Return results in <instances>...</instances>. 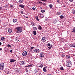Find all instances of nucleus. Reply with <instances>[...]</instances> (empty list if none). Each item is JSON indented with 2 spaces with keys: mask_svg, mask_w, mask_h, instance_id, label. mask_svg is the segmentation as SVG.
<instances>
[{
  "mask_svg": "<svg viewBox=\"0 0 75 75\" xmlns=\"http://www.w3.org/2000/svg\"><path fill=\"white\" fill-rule=\"evenodd\" d=\"M38 29L40 30H42V27L40 25H38Z\"/></svg>",
  "mask_w": 75,
  "mask_h": 75,
  "instance_id": "ddd939ff",
  "label": "nucleus"
},
{
  "mask_svg": "<svg viewBox=\"0 0 75 75\" xmlns=\"http://www.w3.org/2000/svg\"><path fill=\"white\" fill-rule=\"evenodd\" d=\"M42 1H47V0H41Z\"/></svg>",
  "mask_w": 75,
  "mask_h": 75,
  "instance_id": "f704fd0d",
  "label": "nucleus"
},
{
  "mask_svg": "<svg viewBox=\"0 0 75 75\" xmlns=\"http://www.w3.org/2000/svg\"><path fill=\"white\" fill-rule=\"evenodd\" d=\"M48 48L49 49H51V47H48Z\"/></svg>",
  "mask_w": 75,
  "mask_h": 75,
  "instance_id": "a18cd8bd",
  "label": "nucleus"
},
{
  "mask_svg": "<svg viewBox=\"0 0 75 75\" xmlns=\"http://www.w3.org/2000/svg\"><path fill=\"white\" fill-rule=\"evenodd\" d=\"M8 31L9 33H11V32L12 31V30H11V29H8Z\"/></svg>",
  "mask_w": 75,
  "mask_h": 75,
  "instance_id": "aec40b11",
  "label": "nucleus"
},
{
  "mask_svg": "<svg viewBox=\"0 0 75 75\" xmlns=\"http://www.w3.org/2000/svg\"><path fill=\"white\" fill-rule=\"evenodd\" d=\"M25 71H26L27 73V72H28V70L26 69V70H25Z\"/></svg>",
  "mask_w": 75,
  "mask_h": 75,
  "instance_id": "ea45409f",
  "label": "nucleus"
},
{
  "mask_svg": "<svg viewBox=\"0 0 75 75\" xmlns=\"http://www.w3.org/2000/svg\"><path fill=\"white\" fill-rule=\"evenodd\" d=\"M47 68V67H46L43 68V71H44V72H47V70L45 69V68Z\"/></svg>",
  "mask_w": 75,
  "mask_h": 75,
  "instance_id": "f8f14e48",
  "label": "nucleus"
},
{
  "mask_svg": "<svg viewBox=\"0 0 75 75\" xmlns=\"http://www.w3.org/2000/svg\"><path fill=\"white\" fill-rule=\"evenodd\" d=\"M20 7L21 8H24V6L23 5L21 4L19 5Z\"/></svg>",
  "mask_w": 75,
  "mask_h": 75,
  "instance_id": "2eb2a0df",
  "label": "nucleus"
},
{
  "mask_svg": "<svg viewBox=\"0 0 75 75\" xmlns=\"http://www.w3.org/2000/svg\"><path fill=\"white\" fill-rule=\"evenodd\" d=\"M49 7H50V8H52V5L50 4L49 5Z\"/></svg>",
  "mask_w": 75,
  "mask_h": 75,
  "instance_id": "bb28decb",
  "label": "nucleus"
},
{
  "mask_svg": "<svg viewBox=\"0 0 75 75\" xmlns=\"http://www.w3.org/2000/svg\"><path fill=\"white\" fill-rule=\"evenodd\" d=\"M69 46L71 47H75V44H71L69 45Z\"/></svg>",
  "mask_w": 75,
  "mask_h": 75,
  "instance_id": "1a4fd4ad",
  "label": "nucleus"
},
{
  "mask_svg": "<svg viewBox=\"0 0 75 75\" xmlns=\"http://www.w3.org/2000/svg\"><path fill=\"white\" fill-rule=\"evenodd\" d=\"M28 66H25V67L26 68V67H28Z\"/></svg>",
  "mask_w": 75,
  "mask_h": 75,
  "instance_id": "de8ad7c7",
  "label": "nucleus"
},
{
  "mask_svg": "<svg viewBox=\"0 0 75 75\" xmlns=\"http://www.w3.org/2000/svg\"><path fill=\"white\" fill-rule=\"evenodd\" d=\"M17 30H23L21 27H18L16 28Z\"/></svg>",
  "mask_w": 75,
  "mask_h": 75,
  "instance_id": "0eeeda50",
  "label": "nucleus"
},
{
  "mask_svg": "<svg viewBox=\"0 0 75 75\" xmlns=\"http://www.w3.org/2000/svg\"><path fill=\"white\" fill-rule=\"evenodd\" d=\"M33 34L34 35H36L37 34V32L35 31H33Z\"/></svg>",
  "mask_w": 75,
  "mask_h": 75,
  "instance_id": "6ab92c4d",
  "label": "nucleus"
},
{
  "mask_svg": "<svg viewBox=\"0 0 75 75\" xmlns=\"http://www.w3.org/2000/svg\"><path fill=\"white\" fill-rule=\"evenodd\" d=\"M66 65L68 67H70L72 66V63L71 62H67L66 63Z\"/></svg>",
  "mask_w": 75,
  "mask_h": 75,
  "instance_id": "f257e3e1",
  "label": "nucleus"
},
{
  "mask_svg": "<svg viewBox=\"0 0 75 75\" xmlns=\"http://www.w3.org/2000/svg\"><path fill=\"white\" fill-rule=\"evenodd\" d=\"M23 31V30H16V33H21Z\"/></svg>",
  "mask_w": 75,
  "mask_h": 75,
  "instance_id": "6e6552de",
  "label": "nucleus"
},
{
  "mask_svg": "<svg viewBox=\"0 0 75 75\" xmlns=\"http://www.w3.org/2000/svg\"><path fill=\"white\" fill-rule=\"evenodd\" d=\"M59 69L60 71H64V68L62 66L60 67Z\"/></svg>",
  "mask_w": 75,
  "mask_h": 75,
  "instance_id": "4468645a",
  "label": "nucleus"
},
{
  "mask_svg": "<svg viewBox=\"0 0 75 75\" xmlns=\"http://www.w3.org/2000/svg\"><path fill=\"white\" fill-rule=\"evenodd\" d=\"M47 75H52L51 74H47Z\"/></svg>",
  "mask_w": 75,
  "mask_h": 75,
  "instance_id": "5fc2aeb1",
  "label": "nucleus"
},
{
  "mask_svg": "<svg viewBox=\"0 0 75 75\" xmlns=\"http://www.w3.org/2000/svg\"><path fill=\"white\" fill-rule=\"evenodd\" d=\"M61 14V12H57V15H60Z\"/></svg>",
  "mask_w": 75,
  "mask_h": 75,
  "instance_id": "393cba45",
  "label": "nucleus"
},
{
  "mask_svg": "<svg viewBox=\"0 0 75 75\" xmlns=\"http://www.w3.org/2000/svg\"><path fill=\"white\" fill-rule=\"evenodd\" d=\"M21 14H23V11H21Z\"/></svg>",
  "mask_w": 75,
  "mask_h": 75,
  "instance_id": "49530a36",
  "label": "nucleus"
},
{
  "mask_svg": "<svg viewBox=\"0 0 75 75\" xmlns=\"http://www.w3.org/2000/svg\"><path fill=\"white\" fill-rule=\"evenodd\" d=\"M60 18L61 19H62V18H64V16L61 15L60 16Z\"/></svg>",
  "mask_w": 75,
  "mask_h": 75,
  "instance_id": "b1692460",
  "label": "nucleus"
},
{
  "mask_svg": "<svg viewBox=\"0 0 75 75\" xmlns=\"http://www.w3.org/2000/svg\"><path fill=\"white\" fill-rule=\"evenodd\" d=\"M12 45H13V46H14V45L12 44Z\"/></svg>",
  "mask_w": 75,
  "mask_h": 75,
  "instance_id": "052dcab7",
  "label": "nucleus"
},
{
  "mask_svg": "<svg viewBox=\"0 0 75 75\" xmlns=\"http://www.w3.org/2000/svg\"><path fill=\"white\" fill-rule=\"evenodd\" d=\"M39 67H40V68H42V67H43V65L42 64H41L40 65L38 66Z\"/></svg>",
  "mask_w": 75,
  "mask_h": 75,
  "instance_id": "a878e982",
  "label": "nucleus"
},
{
  "mask_svg": "<svg viewBox=\"0 0 75 75\" xmlns=\"http://www.w3.org/2000/svg\"><path fill=\"white\" fill-rule=\"evenodd\" d=\"M31 24L33 27H34L35 26V23H34L33 22H31Z\"/></svg>",
  "mask_w": 75,
  "mask_h": 75,
  "instance_id": "f3484780",
  "label": "nucleus"
},
{
  "mask_svg": "<svg viewBox=\"0 0 75 75\" xmlns=\"http://www.w3.org/2000/svg\"><path fill=\"white\" fill-rule=\"evenodd\" d=\"M51 47H52V45H51Z\"/></svg>",
  "mask_w": 75,
  "mask_h": 75,
  "instance_id": "e2e57ef3",
  "label": "nucleus"
},
{
  "mask_svg": "<svg viewBox=\"0 0 75 75\" xmlns=\"http://www.w3.org/2000/svg\"><path fill=\"white\" fill-rule=\"evenodd\" d=\"M6 23H5L4 24V25H5V26H6Z\"/></svg>",
  "mask_w": 75,
  "mask_h": 75,
  "instance_id": "13d9d810",
  "label": "nucleus"
},
{
  "mask_svg": "<svg viewBox=\"0 0 75 75\" xmlns=\"http://www.w3.org/2000/svg\"><path fill=\"white\" fill-rule=\"evenodd\" d=\"M34 51L35 52H36L37 53H38L40 51V50L38 49H36Z\"/></svg>",
  "mask_w": 75,
  "mask_h": 75,
  "instance_id": "423d86ee",
  "label": "nucleus"
},
{
  "mask_svg": "<svg viewBox=\"0 0 75 75\" xmlns=\"http://www.w3.org/2000/svg\"><path fill=\"white\" fill-rule=\"evenodd\" d=\"M1 45V42H0V45Z\"/></svg>",
  "mask_w": 75,
  "mask_h": 75,
  "instance_id": "6e6d98bb",
  "label": "nucleus"
},
{
  "mask_svg": "<svg viewBox=\"0 0 75 75\" xmlns=\"http://www.w3.org/2000/svg\"><path fill=\"white\" fill-rule=\"evenodd\" d=\"M39 3H40L41 4H42V2L40 1L39 2Z\"/></svg>",
  "mask_w": 75,
  "mask_h": 75,
  "instance_id": "09e8293b",
  "label": "nucleus"
},
{
  "mask_svg": "<svg viewBox=\"0 0 75 75\" xmlns=\"http://www.w3.org/2000/svg\"><path fill=\"white\" fill-rule=\"evenodd\" d=\"M4 39H5V38L4 37H2L1 38V41H4Z\"/></svg>",
  "mask_w": 75,
  "mask_h": 75,
  "instance_id": "4be33fe9",
  "label": "nucleus"
},
{
  "mask_svg": "<svg viewBox=\"0 0 75 75\" xmlns=\"http://www.w3.org/2000/svg\"><path fill=\"white\" fill-rule=\"evenodd\" d=\"M37 47H38V45H37Z\"/></svg>",
  "mask_w": 75,
  "mask_h": 75,
  "instance_id": "bf43d9fd",
  "label": "nucleus"
},
{
  "mask_svg": "<svg viewBox=\"0 0 75 75\" xmlns=\"http://www.w3.org/2000/svg\"><path fill=\"white\" fill-rule=\"evenodd\" d=\"M47 46H48L49 47L51 46V44H50V43H48Z\"/></svg>",
  "mask_w": 75,
  "mask_h": 75,
  "instance_id": "473e14b6",
  "label": "nucleus"
},
{
  "mask_svg": "<svg viewBox=\"0 0 75 75\" xmlns=\"http://www.w3.org/2000/svg\"><path fill=\"white\" fill-rule=\"evenodd\" d=\"M16 41H19V40H18V39L17 38L16 40Z\"/></svg>",
  "mask_w": 75,
  "mask_h": 75,
  "instance_id": "a19ab883",
  "label": "nucleus"
},
{
  "mask_svg": "<svg viewBox=\"0 0 75 75\" xmlns=\"http://www.w3.org/2000/svg\"><path fill=\"white\" fill-rule=\"evenodd\" d=\"M45 54L43 52L40 53V57H41V58H43L44 57Z\"/></svg>",
  "mask_w": 75,
  "mask_h": 75,
  "instance_id": "7ed1b4c3",
  "label": "nucleus"
},
{
  "mask_svg": "<svg viewBox=\"0 0 75 75\" xmlns=\"http://www.w3.org/2000/svg\"><path fill=\"white\" fill-rule=\"evenodd\" d=\"M32 9L33 10H35V8H34V7H33L32 8Z\"/></svg>",
  "mask_w": 75,
  "mask_h": 75,
  "instance_id": "e433bc0d",
  "label": "nucleus"
},
{
  "mask_svg": "<svg viewBox=\"0 0 75 75\" xmlns=\"http://www.w3.org/2000/svg\"><path fill=\"white\" fill-rule=\"evenodd\" d=\"M2 48H0V51H1L2 50Z\"/></svg>",
  "mask_w": 75,
  "mask_h": 75,
  "instance_id": "3c124183",
  "label": "nucleus"
},
{
  "mask_svg": "<svg viewBox=\"0 0 75 75\" xmlns=\"http://www.w3.org/2000/svg\"><path fill=\"white\" fill-rule=\"evenodd\" d=\"M73 31H72L74 33H75V27L73 28V29H72Z\"/></svg>",
  "mask_w": 75,
  "mask_h": 75,
  "instance_id": "412c9836",
  "label": "nucleus"
},
{
  "mask_svg": "<svg viewBox=\"0 0 75 75\" xmlns=\"http://www.w3.org/2000/svg\"><path fill=\"white\" fill-rule=\"evenodd\" d=\"M35 18L38 21H39V19H38V16H35Z\"/></svg>",
  "mask_w": 75,
  "mask_h": 75,
  "instance_id": "5701e85b",
  "label": "nucleus"
},
{
  "mask_svg": "<svg viewBox=\"0 0 75 75\" xmlns=\"http://www.w3.org/2000/svg\"><path fill=\"white\" fill-rule=\"evenodd\" d=\"M38 0V1H39V0Z\"/></svg>",
  "mask_w": 75,
  "mask_h": 75,
  "instance_id": "680f3d73",
  "label": "nucleus"
},
{
  "mask_svg": "<svg viewBox=\"0 0 75 75\" xmlns=\"http://www.w3.org/2000/svg\"><path fill=\"white\" fill-rule=\"evenodd\" d=\"M34 7H35L34 6Z\"/></svg>",
  "mask_w": 75,
  "mask_h": 75,
  "instance_id": "0e129e2a",
  "label": "nucleus"
},
{
  "mask_svg": "<svg viewBox=\"0 0 75 75\" xmlns=\"http://www.w3.org/2000/svg\"><path fill=\"white\" fill-rule=\"evenodd\" d=\"M13 5H11L10 7H13Z\"/></svg>",
  "mask_w": 75,
  "mask_h": 75,
  "instance_id": "603ef678",
  "label": "nucleus"
},
{
  "mask_svg": "<svg viewBox=\"0 0 75 75\" xmlns=\"http://www.w3.org/2000/svg\"><path fill=\"white\" fill-rule=\"evenodd\" d=\"M57 22L58 21H57V20L54 19L53 21V23H54V24H56V23H57Z\"/></svg>",
  "mask_w": 75,
  "mask_h": 75,
  "instance_id": "9b49d317",
  "label": "nucleus"
},
{
  "mask_svg": "<svg viewBox=\"0 0 75 75\" xmlns=\"http://www.w3.org/2000/svg\"><path fill=\"white\" fill-rule=\"evenodd\" d=\"M33 48H34V47H31L30 48L31 50H33Z\"/></svg>",
  "mask_w": 75,
  "mask_h": 75,
  "instance_id": "c9c22d12",
  "label": "nucleus"
},
{
  "mask_svg": "<svg viewBox=\"0 0 75 75\" xmlns=\"http://www.w3.org/2000/svg\"><path fill=\"white\" fill-rule=\"evenodd\" d=\"M67 59H68V58H70V57L69 56H67Z\"/></svg>",
  "mask_w": 75,
  "mask_h": 75,
  "instance_id": "72a5a7b5",
  "label": "nucleus"
},
{
  "mask_svg": "<svg viewBox=\"0 0 75 75\" xmlns=\"http://www.w3.org/2000/svg\"><path fill=\"white\" fill-rule=\"evenodd\" d=\"M10 52H12V50H11Z\"/></svg>",
  "mask_w": 75,
  "mask_h": 75,
  "instance_id": "864d4df0",
  "label": "nucleus"
},
{
  "mask_svg": "<svg viewBox=\"0 0 75 75\" xmlns=\"http://www.w3.org/2000/svg\"><path fill=\"white\" fill-rule=\"evenodd\" d=\"M57 2L58 3H60V1L58 0L57 1Z\"/></svg>",
  "mask_w": 75,
  "mask_h": 75,
  "instance_id": "4c0bfd02",
  "label": "nucleus"
},
{
  "mask_svg": "<svg viewBox=\"0 0 75 75\" xmlns=\"http://www.w3.org/2000/svg\"><path fill=\"white\" fill-rule=\"evenodd\" d=\"M13 21L14 23H16L17 21V20L16 19H13Z\"/></svg>",
  "mask_w": 75,
  "mask_h": 75,
  "instance_id": "a211bd4d",
  "label": "nucleus"
},
{
  "mask_svg": "<svg viewBox=\"0 0 75 75\" xmlns=\"http://www.w3.org/2000/svg\"><path fill=\"white\" fill-rule=\"evenodd\" d=\"M2 8V7H0V11L1 10V9Z\"/></svg>",
  "mask_w": 75,
  "mask_h": 75,
  "instance_id": "8fccbe9b",
  "label": "nucleus"
},
{
  "mask_svg": "<svg viewBox=\"0 0 75 75\" xmlns=\"http://www.w3.org/2000/svg\"><path fill=\"white\" fill-rule=\"evenodd\" d=\"M0 68L1 70H3L4 68V64L3 63H1L0 65Z\"/></svg>",
  "mask_w": 75,
  "mask_h": 75,
  "instance_id": "f03ea898",
  "label": "nucleus"
},
{
  "mask_svg": "<svg viewBox=\"0 0 75 75\" xmlns=\"http://www.w3.org/2000/svg\"><path fill=\"white\" fill-rule=\"evenodd\" d=\"M41 17H44V15L42 14L41 15Z\"/></svg>",
  "mask_w": 75,
  "mask_h": 75,
  "instance_id": "2f4dec72",
  "label": "nucleus"
},
{
  "mask_svg": "<svg viewBox=\"0 0 75 75\" xmlns=\"http://www.w3.org/2000/svg\"><path fill=\"white\" fill-rule=\"evenodd\" d=\"M26 62L24 61H21L20 62V64L21 65H24V64H25Z\"/></svg>",
  "mask_w": 75,
  "mask_h": 75,
  "instance_id": "20e7f679",
  "label": "nucleus"
},
{
  "mask_svg": "<svg viewBox=\"0 0 75 75\" xmlns=\"http://www.w3.org/2000/svg\"><path fill=\"white\" fill-rule=\"evenodd\" d=\"M25 18H28V17L26 16L25 17Z\"/></svg>",
  "mask_w": 75,
  "mask_h": 75,
  "instance_id": "4d7b16f0",
  "label": "nucleus"
},
{
  "mask_svg": "<svg viewBox=\"0 0 75 75\" xmlns=\"http://www.w3.org/2000/svg\"><path fill=\"white\" fill-rule=\"evenodd\" d=\"M75 11L74 10H72V13H73L74 14H75Z\"/></svg>",
  "mask_w": 75,
  "mask_h": 75,
  "instance_id": "c756f323",
  "label": "nucleus"
},
{
  "mask_svg": "<svg viewBox=\"0 0 75 75\" xmlns=\"http://www.w3.org/2000/svg\"><path fill=\"white\" fill-rule=\"evenodd\" d=\"M42 40L43 42H45V41H47V40H45V39L44 37H43L42 38Z\"/></svg>",
  "mask_w": 75,
  "mask_h": 75,
  "instance_id": "dca6fc26",
  "label": "nucleus"
},
{
  "mask_svg": "<svg viewBox=\"0 0 75 75\" xmlns=\"http://www.w3.org/2000/svg\"><path fill=\"white\" fill-rule=\"evenodd\" d=\"M38 71L37 70H35V73H37V72H38Z\"/></svg>",
  "mask_w": 75,
  "mask_h": 75,
  "instance_id": "c03bdc74",
  "label": "nucleus"
},
{
  "mask_svg": "<svg viewBox=\"0 0 75 75\" xmlns=\"http://www.w3.org/2000/svg\"><path fill=\"white\" fill-rule=\"evenodd\" d=\"M19 3H22V1H21V0H19Z\"/></svg>",
  "mask_w": 75,
  "mask_h": 75,
  "instance_id": "37998d69",
  "label": "nucleus"
},
{
  "mask_svg": "<svg viewBox=\"0 0 75 75\" xmlns=\"http://www.w3.org/2000/svg\"><path fill=\"white\" fill-rule=\"evenodd\" d=\"M16 60H14L13 59H11L10 60V62H14L15 61H16Z\"/></svg>",
  "mask_w": 75,
  "mask_h": 75,
  "instance_id": "9d476101",
  "label": "nucleus"
},
{
  "mask_svg": "<svg viewBox=\"0 0 75 75\" xmlns=\"http://www.w3.org/2000/svg\"><path fill=\"white\" fill-rule=\"evenodd\" d=\"M27 54V52L26 51L22 53L23 56V57H25V56H26Z\"/></svg>",
  "mask_w": 75,
  "mask_h": 75,
  "instance_id": "39448f33",
  "label": "nucleus"
},
{
  "mask_svg": "<svg viewBox=\"0 0 75 75\" xmlns=\"http://www.w3.org/2000/svg\"><path fill=\"white\" fill-rule=\"evenodd\" d=\"M70 1H71V2H72L74 1V0H69Z\"/></svg>",
  "mask_w": 75,
  "mask_h": 75,
  "instance_id": "79ce46f5",
  "label": "nucleus"
},
{
  "mask_svg": "<svg viewBox=\"0 0 75 75\" xmlns=\"http://www.w3.org/2000/svg\"><path fill=\"white\" fill-rule=\"evenodd\" d=\"M41 12H42V13H44V12H45V10H41Z\"/></svg>",
  "mask_w": 75,
  "mask_h": 75,
  "instance_id": "cd10ccee",
  "label": "nucleus"
},
{
  "mask_svg": "<svg viewBox=\"0 0 75 75\" xmlns=\"http://www.w3.org/2000/svg\"><path fill=\"white\" fill-rule=\"evenodd\" d=\"M31 66H33V64H30L28 65V67H31Z\"/></svg>",
  "mask_w": 75,
  "mask_h": 75,
  "instance_id": "58836bf2",
  "label": "nucleus"
},
{
  "mask_svg": "<svg viewBox=\"0 0 75 75\" xmlns=\"http://www.w3.org/2000/svg\"><path fill=\"white\" fill-rule=\"evenodd\" d=\"M33 28L34 29V30H37V27H33Z\"/></svg>",
  "mask_w": 75,
  "mask_h": 75,
  "instance_id": "c85d7f7f",
  "label": "nucleus"
},
{
  "mask_svg": "<svg viewBox=\"0 0 75 75\" xmlns=\"http://www.w3.org/2000/svg\"><path fill=\"white\" fill-rule=\"evenodd\" d=\"M7 46L9 47H11V45H10L9 44H8V45H7Z\"/></svg>",
  "mask_w": 75,
  "mask_h": 75,
  "instance_id": "7c9ffc66",
  "label": "nucleus"
}]
</instances>
